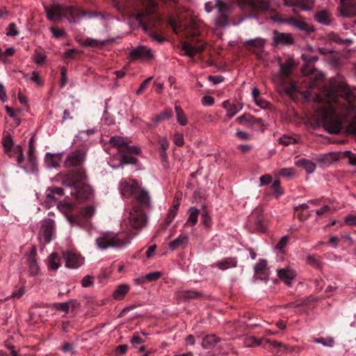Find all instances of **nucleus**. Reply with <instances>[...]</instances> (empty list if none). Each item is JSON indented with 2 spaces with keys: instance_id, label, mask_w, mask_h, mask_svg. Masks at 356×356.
<instances>
[{
  "instance_id": "obj_12",
  "label": "nucleus",
  "mask_w": 356,
  "mask_h": 356,
  "mask_svg": "<svg viewBox=\"0 0 356 356\" xmlns=\"http://www.w3.org/2000/svg\"><path fill=\"white\" fill-rule=\"evenodd\" d=\"M129 57L131 60L149 61L154 58V51L147 46L139 45L129 52Z\"/></svg>"
},
{
  "instance_id": "obj_39",
  "label": "nucleus",
  "mask_w": 356,
  "mask_h": 356,
  "mask_svg": "<svg viewBox=\"0 0 356 356\" xmlns=\"http://www.w3.org/2000/svg\"><path fill=\"white\" fill-rule=\"evenodd\" d=\"M267 267V261L265 259H260L254 266V270L257 275H264Z\"/></svg>"
},
{
  "instance_id": "obj_59",
  "label": "nucleus",
  "mask_w": 356,
  "mask_h": 356,
  "mask_svg": "<svg viewBox=\"0 0 356 356\" xmlns=\"http://www.w3.org/2000/svg\"><path fill=\"white\" fill-rule=\"evenodd\" d=\"M252 120V116L250 114H243V115L236 118V122L240 124H245L248 126L249 122Z\"/></svg>"
},
{
  "instance_id": "obj_61",
  "label": "nucleus",
  "mask_w": 356,
  "mask_h": 356,
  "mask_svg": "<svg viewBox=\"0 0 356 356\" xmlns=\"http://www.w3.org/2000/svg\"><path fill=\"white\" fill-rule=\"evenodd\" d=\"M158 143L161 150H166L169 147V142L165 137L159 136Z\"/></svg>"
},
{
  "instance_id": "obj_11",
  "label": "nucleus",
  "mask_w": 356,
  "mask_h": 356,
  "mask_svg": "<svg viewBox=\"0 0 356 356\" xmlns=\"http://www.w3.org/2000/svg\"><path fill=\"white\" fill-rule=\"evenodd\" d=\"M85 161V154L81 150H74L69 152L63 163L65 168L81 167Z\"/></svg>"
},
{
  "instance_id": "obj_42",
  "label": "nucleus",
  "mask_w": 356,
  "mask_h": 356,
  "mask_svg": "<svg viewBox=\"0 0 356 356\" xmlns=\"http://www.w3.org/2000/svg\"><path fill=\"white\" fill-rule=\"evenodd\" d=\"M263 339H257L255 337L251 336L247 337L244 341V345L245 347L250 348L254 346H258L261 344Z\"/></svg>"
},
{
  "instance_id": "obj_6",
  "label": "nucleus",
  "mask_w": 356,
  "mask_h": 356,
  "mask_svg": "<svg viewBox=\"0 0 356 356\" xmlns=\"http://www.w3.org/2000/svg\"><path fill=\"white\" fill-rule=\"evenodd\" d=\"M144 10H141L134 15L136 20L143 23L148 22L149 23H160L161 17L156 12L157 3L155 0H144Z\"/></svg>"
},
{
  "instance_id": "obj_21",
  "label": "nucleus",
  "mask_w": 356,
  "mask_h": 356,
  "mask_svg": "<svg viewBox=\"0 0 356 356\" xmlns=\"http://www.w3.org/2000/svg\"><path fill=\"white\" fill-rule=\"evenodd\" d=\"M64 194L63 189L60 187H49L47 191L45 201L47 204H55L57 201L58 197L62 196Z\"/></svg>"
},
{
  "instance_id": "obj_52",
  "label": "nucleus",
  "mask_w": 356,
  "mask_h": 356,
  "mask_svg": "<svg viewBox=\"0 0 356 356\" xmlns=\"http://www.w3.org/2000/svg\"><path fill=\"white\" fill-rule=\"evenodd\" d=\"M106 44V41H99L92 38H87L84 41V45L87 47H102Z\"/></svg>"
},
{
  "instance_id": "obj_22",
  "label": "nucleus",
  "mask_w": 356,
  "mask_h": 356,
  "mask_svg": "<svg viewBox=\"0 0 356 356\" xmlns=\"http://www.w3.org/2000/svg\"><path fill=\"white\" fill-rule=\"evenodd\" d=\"M277 276L283 282L286 283L287 285H291L293 280L296 276V273L295 270L286 268L277 270Z\"/></svg>"
},
{
  "instance_id": "obj_54",
  "label": "nucleus",
  "mask_w": 356,
  "mask_h": 356,
  "mask_svg": "<svg viewBox=\"0 0 356 356\" xmlns=\"http://www.w3.org/2000/svg\"><path fill=\"white\" fill-rule=\"evenodd\" d=\"M14 154L17 155V162L18 165H20L24 159V154L22 149L20 146L17 145L15 147L14 149Z\"/></svg>"
},
{
  "instance_id": "obj_17",
  "label": "nucleus",
  "mask_w": 356,
  "mask_h": 356,
  "mask_svg": "<svg viewBox=\"0 0 356 356\" xmlns=\"http://www.w3.org/2000/svg\"><path fill=\"white\" fill-rule=\"evenodd\" d=\"M341 14L345 17L356 15V0H340Z\"/></svg>"
},
{
  "instance_id": "obj_32",
  "label": "nucleus",
  "mask_w": 356,
  "mask_h": 356,
  "mask_svg": "<svg viewBox=\"0 0 356 356\" xmlns=\"http://www.w3.org/2000/svg\"><path fill=\"white\" fill-rule=\"evenodd\" d=\"M110 143L114 147L118 148V152H121V149H124L126 145H128V141L127 139L120 136H113L110 139Z\"/></svg>"
},
{
  "instance_id": "obj_64",
  "label": "nucleus",
  "mask_w": 356,
  "mask_h": 356,
  "mask_svg": "<svg viewBox=\"0 0 356 356\" xmlns=\"http://www.w3.org/2000/svg\"><path fill=\"white\" fill-rule=\"evenodd\" d=\"M173 141L177 146H182L184 143L183 134L179 133L175 134Z\"/></svg>"
},
{
  "instance_id": "obj_41",
  "label": "nucleus",
  "mask_w": 356,
  "mask_h": 356,
  "mask_svg": "<svg viewBox=\"0 0 356 356\" xmlns=\"http://www.w3.org/2000/svg\"><path fill=\"white\" fill-rule=\"evenodd\" d=\"M243 108V106L239 102L233 103L229 108H227V115L229 118H233Z\"/></svg>"
},
{
  "instance_id": "obj_62",
  "label": "nucleus",
  "mask_w": 356,
  "mask_h": 356,
  "mask_svg": "<svg viewBox=\"0 0 356 356\" xmlns=\"http://www.w3.org/2000/svg\"><path fill=\"white\" fill-rule=\"evenodd\" d=\"M273 188V193L276 197H279L282 194V191L280 188V182L279 180H275L272 184Z\"/></svg>"
},
{
  "instance_id": "obj_36",
  "label": "nucleus",
  "mask_w": 356,
  "mask_h": 356,
  "mask_svg": "<svg viewBox=\"0 0 356 356\" xmlns=\"http://www.w3.org/2000/svg\"><path fill=\"white\" fill-rule=\"evenodd\" d=\"M3 145L5 149L6 153L10 156H14V147H13V141L10 136H6L3 140Z\"/></svg>"
},
{
  "instance_id": "obj_44",
  "label": "nucleus",
  "mask_w": 356,
  "mask_h": 356,
  "mask_svg": "<svg viewBox=\"0 0 356 356\" xmlns=\"http://www.w3.org/2000/svg\"><path fill=\"white\" fill-rule=\"evenodd\" d=\"M245 44L251 47H253L255 49H261L264 46L265 40L261 38L251 39L247 40L245 42Z\"/></svg>"
},
{
  "instance_id": "obj_51",
  "label": "nucleus",
  "mask_w": 356,
  "mask_h": 356,
  "mask_svg": "<svg viewBox=\"0 0 356 356\" xmlns=\"http://www.w3.org/2000/svg\"><path fill=\"white\" fill-rule=\"evenodd\" d=\"M314 341L327 347H332L334 344V340L331 337L315 339Z\"/></svg>"
},
{
  "instance_id": "obj_28",
  "label": "nucleus",
  "mask_w": 356,
  "mask_h": 356,
  "mask_svg": "<svg viewBox=\"0 0 356 356\" xmlns=\"http://www.w3.org/2000/svg\"><path fill=\"white\" fill-rule=\"evenodd\" d=\"M204 45H197L193 47L186 43H184L182 46L184 54L191 58H193L197 54L201 53L204 50Z\"/></svg>"
},
{
  "instance_id": "obj_48",
  "label": "nucleus",
  "mask_w": 356,
  "mask_h": 356,
  "mask_svg": "<svg viewBox=\"0 0 356 356\" xmlns=\"http://www.w3.org/2000/svg\"><path fill=\"white\" fill-rule=\"evenodd\" d=\"M202 222L207 229H210L212 225L211 218L207 210L204 209L201 213Z\"/></svg>"
},
{
  "instance_id": "obj_43",
  "label": "nucleus",
  "mask_w": 356,
  "mask_h": 356,
  "mask_svg": "<svg viewBox=\"0 0 356 356\" xmlns=\"http://www.w3.org/2000/svg\"><path fill=\"white\" fill-rule=\"evenodd\" d=\"M179 208V204H174L168 211L167 217L165 220V225H170L173 219L175 218V216L177 215V211Z\"/></svg>"
},
{
  "instance_id": "obj_27",
  "label": "nucleus",
  "mask_w": 356,
  "mask_h": 356,
  "mask_svg": "<svg viewBox=\"0 0 356 356\" xmlns=\"http://www.w3.org/2000/svg\"><path fill=\"white\" fill-rule=\"evenodd\" d=\"M188 242V236L185 234H181L169 243V248L171 250H175L179 248L185 247Z\"/></svg>"
},
{
  "instance_id": "obj_55",
  "label": "nucleus",
  "mask_w": 356,
  "mask_h": 356,
  "mask_svg": "<svg viewBox=\"0 0 356 356\" xmlns=\"http://www.w3.org/2000/svg\"><path fill=\"white\" fill-rule=\"evenodd\" d=\"M301 57H302V60L307 63L308 67L310 68V70H312V67H310L309 65L317 61L318 57L316 56H312V55H309V54H303Z\"/></svg>"
},
{
  "instance_id": "obj_20",
  "label": "nucleus",
  "mask_w": 356,
  "mask_h": 356,
  "mask_svg": "<svg viewBox=\"0 0 356 356\" xmlns=\"http://www.w3.org/2000/svg\"><path fill=\"white\" fill-rule=\"evenodd\" d=\"M202 296V293L195 290H179L176 293V297L180 301L200 299Z\"/></svg>"
},
{
  "instance_id": "obj_58",
  "label": "nucleus",
  "mask_w": 356,
  "mask_h": 356,
  "mask_svg": "<svg viewBox=\"0 0 356 356\" xmlns=\"http://www.w3.org/2000/svg\"><path fill=\"white\" fill-rule=\"evenodd\" d=\"M344 223L350 226H356V213H350L345 216Z\"/></svg>"
},
{
  "instance_id": "obj_40",
  "label": "nucleus",
  "mask_w": 356,
  "mask_h": 356,
  "mask_svg": "<svg viewBox=\"0 0 356 356\" xmlns=\"http://www.w3.org/2000/svg\"><path fill=\"white\" fill-rule=\"evenodd\" d=\"M76 198L78 200L88 199L90 196L91 189L88 186H84L81 188H76Z\"/></svg>"
},
{
  "instance_id": "obj_16",
  "label": "nucleus",
  "mask_w": 356,
  "mask_h": 356,
  "mask_svg": "<svg viewBox=\"0 0 356 356\" xmlns=\"http://www.w3.org/2000/svg\"><path fill=\"white\" fill-rule=\"evenodd\" d=\"M63 257L65 261L66 267L70 268H77L83 262V259L80 255L71 251L64 252Z\"/></svg>"
},
{
  "instance_id": "obj_56",
  "label": "nucleus",
  "mask_w": 356,
  "mask_h": 356,
  "mask_svg": "<svg viewBox=\"0 0 356 356\" xmlns=\"http://www.w3.org/2000/svg\"><path fill=\"white\" fill-rule=\"evenodd\" d=\"M289 240V237L288 236H284L280 240V241L276 245V249H277L280 252H284V248L286 247Z\"/></svg>"
},
{
  "instance_id": "obj_19",
  "label": "nucleus",
  "mask_w": 356,
  "mask_h": 356,
  "mask_svg": "<svg viewBox=\"0 0 356 356\" xmlns=\"http://www.w3.org/2000/svg\"><path fill=\"white\" fill-rule=\"evenodd\" d=\"M340 159V152H330L320 155L316 158V161L323 168L330 165L333 162Z\"/></svg>"
},
{
  "instance_id": "obj_45",
  "label": "nucleus",
  "mask_w": 356,
  "mask_h": 356,
  "mask_svg": "<svg viewBox=\"0 0 356 356\" xmlns=\"http://www.w3.org/2000/svg\"><path fill=\"white\" fill-rule=\"evenodd\" d=\"M75 303H76V300H71L70 301L66 302L55 303L54 305V307L55 309H56L57 310L64 312H67L70 307V304H75Z\"/></svg>"
},
{
  "instance_id": "obj_37",
  "label": "nucleus",
  "mask_w": 356,
  "mask_h": 356,
  "mask_svg": "<svg viewBox=\"0 0 356 356\" xmlns=\"http://www.w3.org/2000/svg\"><path fill=\"white\" fill-rule=\"evenodd\" d=\"M315 19L320 24L329 25L330 24L329 13L325 10L318 12L315 15Z\"/></svg>"
},
{
  "instance_id": "obj_18",
  "label": "nucleus",
  "mask_w": 356,
  "mask_h": 356,
  "mask_svg": "<svg viewBox=\"0 0 356 356\" xmlns=\"http://www.w3.org/2000/svg\"><path fill=\"white\" fill-rule=\"evenodd\" d=\"M314 0H284L286 6L299 8L304 11L312 10L314 6Z\"/></svg>"
},
{
  "instance_id": "obj_34",
  "label": "nucleus",
  "mask_w": 356,
  "mask_h": 356,
  "mask_svg": "<svg viewBox=\"0 0 356 356\" xmlns=\"http://www.w3.org/2000/svg\"><path fill=\"white\" fill-rule=\"evenodd\" d=\"M129 290V286L127 284H121L117 287L113 292V298L115 300H121L127 293Z\"/></svg>"
},
{
  "instance_id": "obj_30",
  "label": "nucleus",
  "mask_w": 356,
  "mask_h": 356,
  "mask_svg": "<svg viewBox=\"0 0 356 356\" xmlns=\"http://www.w3.org/2000/svg\"><path fill=\"white\" fill-rule=\"evenodd\" d=\"M219 341L220 339L216 337V335H207L203 338L202 346L204 349H211L214 348L216 343Z\"/></svg>"
},
{
  "instance_id": "obj_2",
  "label": "nucleus",
  "mask_w": 356,
  "mask_h": 356,
  "mask_svg": "<svg viewBox=\"0 0 356 356\" xmlns=\"http://www.w3.org/2000/svg\"><path fill=\"white\" fill-rule=\"evenodd\" d=\"M47 17L50 21H56L62 17H70V22H76L79 17H87L88 18L100 17L102 20L108 21L113 18L108 13L103 14L97 12L81 11L76 6H63L60 4L54 3L51 6L44 7Z\"/></svg>"
},
{
  "instance_id": "obj_13",
  "label": "nucleus",
  "mask_w": 356,
  "mask_h": 356,
  "mask_svg": "<svg viewBox=\"0 0 356 356\" xmlns=\"http://www.w3.org/2000/svg\"><path fill=\"white\" fill-rule=\"evenodd\" d=\"M323 74L321 72L314 70L311 73L309 78L308 88L302 92V95L305 99H309L312 95V89L315 88H321L322 86V80Z\"/></svg>"
},
{
  "instance_id": "obj_23",
  "label": "nucleus",
  "mask_w": 356,
  "mask_h": 356,
  "mask_svg": "<svg viewBox=\"0 0 356 356\" xmlns=\"http://www.w3.org/2000/svg\"><path fill=\"white\" fill-rule=\"evenodd\" d=\"M63 156V153L51 154L49 152L45 154V163L49 168H57L60 165Z\"/></svg>"
},
{
  "instance_id": "obj_47",
  "label": "nucleus",
  "mask_w": 356,
  "mask_h": 356,
  "mask_svg": "<svg viewBox=\"0 0 356 356\" xmlns=\"http://www.w3.org/2000/svg\"><path fill=\"white\" fill-rule=\"evenodd\" d=\"M346 157L348 159V163L351 165L356 166V154L352 153L350 151H345L340 152V159Z\"/></svg>"
},
{
  "instance_id": "obj_29",
  "label": "nucleus",
  "mask_w": 356,
  "mask_h": 356,
  "mask_svg": "<svg viewBox=\"0 0 356 356\" xmlns=\"http://www.w3.org/2000/svg\"><path fill=\"white\" fill-rule=\"evenodd\" d=\"M296 165L298 167L304 168L307 174H311L316 170V164L310 160L306 159H300L296 162Z\"/></svg>"
},
{
  "instance_id": "obj_5",
  "label": "nucleus",
  "mask_w": 356,
  "mask_h": 356,
  "mask_svg": "<svg viewBox=\"0 0 356 356\" xmlns=\"http://www.w3.org/2000/svg\"><path fill=\"white\" fill-rule=\"evenodd\" d=\"M213 8L217 9L218 15L215 18V24L220 28H224L229 24L228 15L230 12V5L222 0H215L214 3H205V10L211 13Z\"/></svg>"
},
{
  "instance_id": "obj_50",
  "label": "nucleus",
  "mask_w": 356,
  "mask_h": 356,
  "mask_svg": "<svg viewBox=\"0 0 356 356\" xmlns=\"http://www.w3.org/2000/svg\"><path fill=\"white\" fill-rule=\"evenodd\" d=\"M24 78L35 82L38 86H42L43 84V81L41 80L39 73L36 71H33L31 76H29L28 74H25Z\"/></svg>"
},
{
  "instance_id": "obj_31",
  "label": "nucleus",
  "mask_w": 356,
  "mask_h": 356,
  "mask_svg": "<svg viewBox=\"0 0 356 356\" xmlns=\"http://www.w3.org/2000/svg\"><path fill=\"white\" fill-rule=\"evenodd\" d=\"M189 216L185 226H194L197 222L200 211L195 207H191L188 210Z\"/></svg>"
},
{
  "instance_id": "obj_15",
  "label": "nucleus",
  "mask_w": 356,
  "mask_h": 356,
  "mask_svg": "<svg viewBox=\"0 0 356 356\" xmlns=\"http://www.w3.org/2000/svg\"><path fill=\"white\" fill-rule=\"evenodd\" d=\"M58 207L65 213L67 221L72 225L78 227L82 226V219L79 216H75L70 213V211L72 208V204L71 203H64L63 204H60Z\"/></svg>"
},
{
  "instance_id": "obj_53",
  "label": "nucleus",
  "mask_w": 356,
  "mask_h": 356,
  "mask_svg": "<svg viewBox=\"0 0 356 356\" xmlns=\"http://www.w3.org/2000/svg\"><path fill=\"white\" fill-rule=\"evenodd\" d=\"M291 71V65L289 63H281L280 72L284 78L289 76Z\"/></svg>"
},
{
  "instance_id": "obj_9",
  "label": "nucleus",
  "mask_w": 356,
  "mask_h": 356,
  "mask_svg": "<svg viewBox=\"0 0 356 356\" xmlns=\"http://www.w3.org/2000/svg\"><path fill=\"white\" fill-rule=\"evenodd\" d=\"M56 234V224L50 218H44L40 222L39 239L44 244L49 243Z\"/></svg>"
},
{
  "instance_id": "obj_24",
  "label": "nucleus",
  "mask_w": 356,
  "mask_h": 356,
  "mask_svg": "<svg viewBox=\"0 0 356 356\" xmlns=\"http://www.w3.org/2000/svg\"><path fill=\"white\" fill-rule=\"evenodd\" d=\"M285 22L289 25L307 33L313 31V29L307 23L304 21L297 19L294 17H289L285 20Z\"/></svg>"
},
{
  "instance_id": "obj_46",
  "label": "nucleus",
  "mask_w": 356,
  "mask_h": 356,
  "mask_svg": "<svg viewBox=\"0 0 356 356\" xmlns=\"http://www.w3.org/2000/svg\"><path fill=\"white\" fill-rule=\"evenodd\" d=\"M95 207L90 205L83 208L81 212V216L85 219H88L92 217L95 213Z\"/></svg>"
},
{
  "instance_id": "obj_57",
  "label": "nucleus",
  "mask_w": 356,
  "mask_h": 356,
  "mask_svg": "<svg viewBox=\"0 0 356 356\" xmlns=\"http://www.w3.org/2000/svg\"><path fill=\"white\" fill-rule=\"evenodd\" d=\"M19 34V31L17 28V26L15 23L12 22L8 25V27L6 29V35L8 36H15Z\"/></svg>"
},
{
  "instance_id": "obj_3",
  "label": "nucleus",
  "mask_w": 356,
  "mask_h": 356,
  "mask_svg": "<svg viewBox=\"0 0 356 356\" xmlns=\"http://www.w3.org/2000/svg\"><path fill=\"white\" fill-rule=\"evenodd\" d=\"M138 206H134L129 213V222L134 229L143 227L147 222V216L143 209H152V199L148 191L140 186L134 197Z\"/></svg>"
},
{
  "instance_id": "obj_33",
  "label": "nucleus",
  "mask_w": 356,
  "mask_h": 356,
  "mask_svg": "<svg viewBox=\"0 0 356 356\" xmlns=\"http://www.w3.org/2000/svg\"><path fill=\"white\" fill-rule=\"evenodd\" d=\"M161 273L159 271L152 272L145 275L141 279L136 280V282L137 284H144L145 282H151L153 281H156L161 277Z\"/></svg>"
},
{
  "instance_id": "obj_35",
  "label": "nucleus",
  "mask_w": 356,
  "mask_h": 356,
  "mask_svg": "<svg viewBox=\"0 0 356 356\" xmlns=\"http://www.w3.org/2000/svg\"><path fill=\"white\" fill-rule=\"evenodd\" d=\"M49 268L52 270H56L60 266V257L57 253H51L47 258Z\"/></svg>"
},
{
  "instance_id": "obj_14",
  "label": "nucleus",
  "mask_w": 356,
  "mask_h": 356,
  "mask_svg": "<svg viewBox=\"0 0 356 356\" xmlns=\"http://www.w3.org/2000/svg\"><path fill=\"white\" fill-rule=\"evenodd\" d=\"M246 3L252 10L259 13H273L274 12L269 1L264 0H246Z\"/></svg>"
},
{
  "instance_id": "obj_60",
  "label": "nucleus",
  "mask_w": 356,
  "mask_h": 356,
  "mask_svg": "<svg viewBox=\"0 0 356 356\" xmlns=\"http://www.w3.org/2000/svg\"><path fill=\"white\" fill-rule=\"evenodd\" d=\"M30 271L32 275H36L38 272L39 268L33 258H30L29 260Z\"/></svg>"
},
{
  "instance_id": "obj_7",
  "label": "nucleus",
  "mask_w": 356,
  "mask_h": 356,
  "mask_svg": "<svg viewBox=\"0 0 356 356\" xmlns=\"http://www.w3.org/2000/svg\"><path fill=\"white\" fill-rule=\"evenodd\" d=\"M87 179L85 169L80 167L70 170L62 176L61 181L63 185L69 187L75 186L76 184L83 183Z\"/></svg>"
},
{
  "instance_id": "obj_63",
  "label": "nucleus",
  "mask_w": 356,
  "mask_h": 356,
  "mask_svg": "<svg viewBox=\"0 0 356 356\" xmlns=\"http://www.w3.org/2000/svg\"><path fill=\"white\" fill-rule=\"evenodd\" d=\"M133 346L142 344L145 343V339L142 338L138 332H136L130 340Z\"/></svg>"
},
{
  "instance_id": "obj_25",
  "label": "nucleus",
  "mask_w": 356,
  "mask_h": 356,
  "mask_svg": "<svg viewBox=\"0 0 356 356\" xmlns=\"http://www.w3.org/2000/svg\"><path fill=\"white\" fill-rule=\"evenodd\" d=\"M273 42L275 44H289L293 42V38L289 33L274 32Z\"/></svg>"
},
{
  "instance_id": "obj_10",
  "label": "nucleus",
  "mask_w": 356,
  "mask_h": 356,
  "mask_svg": "<svg viewBox=\"0 0 356 356\" xmlns=\"http://www.w3.org/2000/svg\"><path fill=\"white\" fill-rule=\"evenodd\" d=\"M140 186L139 182L136 179H129L121 180L118 188L122 197L130 198L134 197Z\"/></svg>"
},
{
  "instance_id": "obj_8",
  "label": "nucleus",
  "mask_w": 356,
  "mask_h": 356,
  "mask_svg": "<svg viewBox=\"0 0 356 356\" xmlns=\"http://www.w3.org/2000/svg\"><path fill=\"white\" fill-rule=\"evenodd\" d=\"M140 152V148L137 146L126 145V148L121 149V152H120L121 154V159L118 164L110 163V165L115 169L126 164H134L136 163L137 159L134 155L139 154Z\"/></svg>"
},
{
  "instance_id": "obj_38",
  "label": "nucleus",
  "mask_w": 356,
  "mask_h": 356,
  "mask_svg": "<svg viewBox=\"0 0 356 356\" xmlns=\"http://www.w3.org/2000/svg\"><path fill=\"white\" fill-rule=\"evenodd\" d=\"M175 110L177 122L181 126H186L188 123V120L185 116L184 111L177 105H175Z\"/></svg>"
},
{
  "instance_id": "obj_4",
  "label": "nucleus",
  "mask_w": 356,
  "mask_h": 356,
  "mask_svg": "<svg viewBox=\"0 0 356 356\" xmlns=\"http://www.w3.org/2000/svg\"><path fill=\"white\" fill-rule=\"evenodd\" d=\"M135 235L124 232H102L96 238V245L99 249L102 250L109 248L121 249L129 244Z\"/></svg>"
},
{
  "instance_id": "obj_49",
  "label": "nucleus",
  "mask_w": 356,
  "mask_h": 356,
  "mask_svg": "<svg viewBox=\"0 0 356 356\" xmlns=\"http://www.w3.org/2000/svg\"><path fill=\"white\" fill-rule=\"evenodd\" d=\"M307 263L316 268H321V262L313 254L307 256Z\"/></svg>"
},
{
  "instance_id": "obj_26",
  "label": "nucleus",
  "mask_w": 356,
  "mask_h": 356,
  "mask_svg": "<svg viewBox=\"0 0 356 356\" xmlns=\"http://www.w3.org/2000/svg\"><path fill=\"white\" fill-rule=\"evenodd\" d=\"M236 264L237 261L235 258L227 257L223 260L217 261L216 263L213 264L212 266H216L222 270H225L230 268L236 267Z\"/></svg>"
},
{
  "instance_id": "obj_1",
  "label": "nucleus",
  "mask_w": 356,
  "mask_h": 356,
  "mask_svg": "<svg viewBox=\"0 0 356 356\" xmlns=\"http://www.w3.org/2000/svg\"><path fill=\"white\" fill-rule=\"evenodd\" d=\"M336 92L339 93L343 99L335 92L329 93L319 111L323 127L332 134L340 133L344 119L356 113L355 97L345 82L339 81L336 84Z\"/></svg>"
}]
</instances>
